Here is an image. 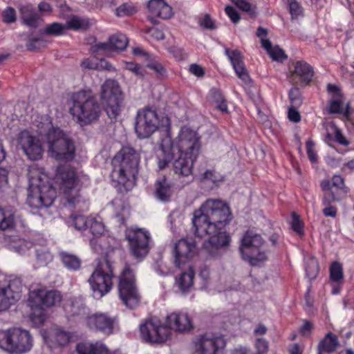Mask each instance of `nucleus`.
<instances>
[{
  "label": "nucleus",
  "instance_id": "f257e3e1",
  "mask_svg": "<svg viewBox=\"0 0 354 354\" xmlns=\"http://www.w3.org/2000/svg\"><path fill=\"white\" fill-rule=\"evenodd\" d=\"M232 219L230 206L218 199L207 200L192 218L194 234L198 237L208 235L203 244V250L211 257L221 255V249L229 245L231 238L225 231V226Z\"/></svg>",
  "mask_w": 354,
  "mask_h": 354
},
{
  "label": "nucleus",
  "instance_id": "f03ea898",
  "mask_svg": "<svg viewBox=\"0 0 354 354\" xmlns=\"http://www.w3.org/2000/svg\"><path fill=\"white\" fill-rule=\"evenodd\" d=\"M140 154L131 147H123L113 157L111 180L118 192L131 190L138 174Z\"/></svg>",
  "mask_w": 354,
  "mask_h": 354
},
{
  "label": "nucleus",
  "instance_id": "7ed1b4c3",
  "mask_svg": "<svg viewBox=\"0 0 354 354\" xmlns=\"http://www.w3.org/2000/svg\"><path fill=\"white\" fill-rule=\"evenodd\" d=\"M193 328L191 318L187 313H173L168 315L165 325L156 319H149L140 325L142 339L147 343H163L170 335V330L186 332Z\"/></svg>",
  "mask_w": 354,
  "mask_h": 354
},
{
  "label": "nucleus",
  "instance_id": "20e7f679",
  "mask_svg": "<svg viewBox=\"0 0 354 354\" xmlns=\"http://www.w3.org/2000/svg\"><path fill=\"white\" fill-rule=\"evenodd\" d=\"M29 188L26 203L32 208L50 206L57 196L55 188L44 168L33 164L28 168Z\"/></svg>",
  "mask_w": 354,
  "mask_h": 354
},
{
  "label": "nucleus",
  "instance_id": "39448f33",
  "mask_svg": "<svg viewBox=\"0 0 354 354\" xmlns=\"http://www.w3.org/2000/svg\"><path fill=\"white\" fill-rule=\"evenodd\" d=\"M176 147L179 156L173 163L174 171L178 176H188L192 173L201 147L196 132L188 127L181 128Z\"/></svg>",
  "mask_w": 354,
  "mask_h": 354
},
{
  "label": "nucleus",
  "instance_id": "423d86ee",
  "mask_svg": "<svg viewBox=\"0 0 354 354\" xmlns=\"http://www.w3.org/2000/svg\"><path fill=\"white\" fill-rule=\"evenodd\" d=\"M51 156L57 161L72 162L76 154L74 140L59 127H51L46 133Z\"/></svg>",
  "mask_w": 354,
  "mask_h": 354
},
{
  "label": "nucleus",
  "instance_id": "0eeeda50",
  "mask_svg": "<svg viewBox=\"0 0 354 354\" xmlns=\"http://www.w3.org/2000/svg\"><path fill=\"white\" fill-rule=\"evenodd\" d=\"M320 187L323 192L322 197V205L324 206L322 209L323 214L325 216L336 217L337 209L333 205V203L342 201L349 190L346 186L344 178L340 175H334L330 180H322L320 182Z\"/></svg>",
  "mask_w": 354,
  "mask_h": 354
},
{
  "label": "nucleus",
  "instance_id": "6e6552de",
  "mask_svg": "<svg viewBox=\"0 0 354 354\" xmlns=\"http://www.w3.org/2000/svg\"><path fill=\"white\" fill-rule=\"evenodd\" d=\"M80 90L73 95V106L70 112L81 125H86L97 120L100 106L93 97L88 96V91Z\"/></svg>",
  "mask_w": 354,
  "mask_h": 354
},
{
  "label": "nucleus",
  "instance_id": "1a4fd4ad",
  "mask_svg": "<svg viewBox=\"0 0 354 354\" xmlns=\"http://www.w3.org/2000/svg\"><path fill=\"white\" fill-rule=\"evenodd\" d=\"M55 179L68 204L75 206L80 202V179L74 167L71 165L57 166Z\"/></svg>",
  "mask_w": 354,
  "mask_h": 354
},
{
  "label": "nucleus",
  "instance_id": "9d476101",
  "mask_svg": "<svg viewBox=\"0 0 354 354\" xmlns=\"http://www.w3.org/2000/svg\"><path fill=\"white\" fill-rule=\"evenodd\" d=\"M29 331L21 328L0 330V348L10 354H22L32 347Z\"/></svg>",
  "mask_w": 354,
  "mask_h": 354
},
{
  "label": "nucleus",
  "instance_id": "9b49d317",
  "mask_svg": "<svg viewBox=\"0 0 354 354\" xmlns=\"http://www.w3.org/2000/svg\"><path fill=\"white\" fill-rule=\"evenodd\" d=\"M113 265L111 255L106 254L88 279L91 289L98 297H103L112 288V279L115 277Z\"/></svg>",
  "mask_w": 354,
  "mask_h": 354
},
{
  "label": "nucleus",
  "instance_id": "f8f14e48",
  "mask_svg": "<svg viewBox=\"0 0 354 354\" xmlns=\"http://www.w3.org/2000/svg\"><path fill=\"white\" fill-rule=\"evenodd\" d=\"M62 299V295L58 290L37 288L29 292L27 304L32 311V316L35 315L39 322L43 323L45 319L44 308L55 306Z\"/></svg>",
  "mask_w": 354,
  "mask_h": 354
},
{
  "label": "nucleus",
  "instance_id": "ddd939ff",
  "mask_svg": "<svg viewBox=\"0 0 354 354\" xmlns=\"http://www.w3.org/2000/svg\"><path fill=\"white\" fill-rule=\"evenodd\" d=\"M263 244L264 241L260 234L252 230L246 231L239 247L242 259L253 266L266 261V254L261 248Z\"/></svg>",
  "mask_w": 354,
  "mask_h": 354
},
{
  "label": "nucleus",
  "instance_id": "4468645a",
  "mask_svg": "<svg viewBox=\"0 0 354 354\" xmlns=\"http://www.w3.org/2000/svg\"><path fill=\"white\" fill-rule=\"evenodd\" d=\"M118 293L127 307L133 309L138 306L141 296L136 285L134 270L127 263L119 276Z\"/></svg>",
  "mask_w": 354,
  "mask_h": 354
},
{
  "label": "nucleus",
  "instance_id": "2eb2a0df",
  "mask_svg": "<svg viewBox=\"0 0 354 354\" xmlns=\"http://www.w3.org/2000/svg\"><path fill=\"white\" fill-rule=\"evenodd\" d=\"M287 78L295 86H317L315 68L304 59H290L288 64Z\"/></svg>",
  "mask_w": 354,
  "mask_h": 354
},
{
  "label": "nucleus",
  "instance_id": "dca6fc26",
  "mask_svg": "<svg viewBox=\"0 0 354 354\" xmlns=\"http://www.w3.org/2000/svg\"><path fill=\"white\" fill-rule=\"evenodd\" d=\"M130 251L136 258H144L149 252L150 234L142 228L130 229L126 232Z\"/></svg>",
  "mask_w": 354,
  "mask_h": 354
},
{
  "label": "nucleus",
  "instance_id": "f3484780",
  "mask_svg": "<svg viewBox=\"0 0 354 354\" xmlns=\"http://www.w3.org/2000/svg\"><path fill=\"white\" fill-rule=\"evenodd\" d=\"M327 93L326 109L328 113L342 115L345 120H349L353 114L351 100L347 98L342 90H327Z\"/></svg>",
  "mask_w": 354,
  "mask_h": 354
},
{
  "label": "nucleus",
  "instance_id": "a211bd4d",
  "mask_svg": "<svg viewBox=\"0 0 354 354\" xmlns=\"http://www.w3.org/2000/svg\"><path fill=\"white\" fill-rule=\"evenodd\" d=\"M158 125L159 120L156 111L146 107L138 111L135 130L140 138L149 137L158 129Z\"/></svg>",
  "mask_w": 354,
  "mask_h": 354
},
{
  "label": "nucleus",
  "instance_id": "6ab92c4d",
  "mask_svg": "<svg viewBox=\"0 0 354 354\" xmlns=\"http://www.w3.org/2000/svg\"><path fill=\"white\" fill-rule=\"evenodd\" d=\"M17 142L29 160L35 161L41 159L44 154L41 142L32 132L26 129L20 131Z\"/></svg>",
  "mask_w": 354,
  "mask_h": 354
},
{
  "label": "nucleus",
  "instance_id": "aec40b11",
  "mask_svg": "<svg viewBox=\"0 0 354 354\" xmlns=\"http://www.w3.org/2000/svg\"><path fill=\"white\" fill-rule=\"evenodd\" d=\"M226 342L221 335L206 333L198 336L194 342L198 354H216L225 346Z\"/></svg>",
  "mask_w": 354,
  "mask_h": 354
},
{
  "label": "nucleus",
  "instance_id": "412c9836",
  "mask_svg": "<svg viewBox=\"0 0 354 354\" xmlns=\"http://www.w3.org/2000/svg\"><path fill=\"white\" fill-rule=\"evenodd\" d=\"M101 98L104 110L111 119H115L121 112L124 102L122 90H101Z\"/></svg>",
  "mask_w": 354,
  "mask_h": 354
},
{
  "label": "nucleus",
  "instance_id": "4be33fe9",
  "mask_svg": "<svg viewBox=\"0 0 354 354\" xmlns=\"http://www.w3.org/2000/svg\"><path fill=\"white\" fill-rule=\"evenodd\" d=\"M198 250L193 238L181 239L174 246L175 265L178 268L192 259Z\"/></svg>",
  "mask_w": 354,
  "mask_h": 354
},
{
  "label": "nucleus",
  "instance_id": "5701e85b",
  "mask_svg": "<svg viewBox=\"0 0 354 354\" xmlns=\"http://www.w3.org/2000/svg\"><path fill=\"white\" fill-rule=\"evenodd\" d=\"M86 324L90 329L109 335L113 333L116 319L107 313H97L87 317Z\"/></svg>",
  "mask_w": 354,
  "mask_h": 354
},
{
  "label": "nucleus",
  "instance_id": "b1692460",
  "mask_svg": "<svg viewBox=\"0 0 354 354\" xmlns=\"http://www.w3.org/2000/svg\"><path fill=\"white\" fill-rule=\"evenodd\" d=\"M176 140L173 141L170 136L161 140L160 147L161 154L158 157V165L160 169H164L174 158L176 153Z\"/></svg>",
  "mask_w": 354,
  "mask_h": 354
},
{
  "label": "nucleus",
  "instance_id": "393cba45",
  "mask_svg": "<svg viewBox=\"0 0 354 354\" xmlns=\"http://www.w3.org/2000/svg\"><path fill=\"white\" fill-rule=\"evenodd\" d=\"M225 54L230 61L237 76L244 82H247L249 80V75L245 68L241 52L237 49L231 50L225 48Z\"/></svg>",
  "mask_w": 354,
  "mask_h": 354
},
{
  "label": "nucleus",
  "instance_id": "a878e982",
  "mask_svg": "<svg viewBox=\"0 0 354 354\" xmlns=\"http://www.w3.org/2000/svg\"><path fill=\"white\" fill-rule=\"evenodd\" d=\"M76 351L78 354H121L119 349L109 350L101 341L80 342L76 346Z\"/></svg>",
  "mask_w": 354,
  "mask_h": 354
},
{
  "label": "nucleus",
  "instance_id": "bb28decb",
  "mask_svg": "<svg viewBox=\"0 0 354 354\" xmlns=\"http://www.w3.org/2000/svg\"><path fill=\"white\" fill-rule=\"evenodd\" d=\"M128 39L125 35L116 33L109 37L107 42H99L95 44L97 50H102L105 53L122 50L126 48Z\"/></svg>",
  "mask_w": 354,
  "mask_h": 354
},
{
  "label": "nucleus",
  "instance_id": "cd10ccee",
  "mask_svg": "<svg viewBox=\"0 0 354 354\" xmlns=\"http://www.w3.org/2000/svg\"><path fill=\"white\" fill-rule=\"evenodd\" d=\"M149 14L147 19L153 24H159L158 18L162 19H170L172 15V8L166 2L160 3L153 8H148Z\"/></svg>",
  "mask_w": 354,
  "mask_h": 354
},
{
  "label": "nucleus",
  "instance_id": "c85d7f7f",
  "mask_svg": "<svg viewBox=\"0 0 354 354\" xmlns=\"http://www.w3.org/2000/svg\"><path fill=\"white\" fill-rule=\"evenodd\" d=\"M339 346V342L336 335L328 332L324 337L321 339L317 345V354L332 353L335 352Z\"/></svg>",
  "mask_w": 354,
  "mask_h": 354
},
{
  "label": "nucleus",
  "instance_id": "c756f323",
  "mask_svg": "<svg viewBox=\"0 0 354 354\" xmlns=\"http://www.w3.org/2000/svg\"><path fill=\"white\" fill-rule=\"evenodd\" d=\"M19 10L24 25L30 28L38 26L39 15L31 4L20 6Z\"/></svg>",
  "mask_w": 354,
  "mask_h": 354
},
{
  "label": "nucleus",
  "instance_id": "7c9ffc66",
  "mask_svg": "<svg viewBox=\"0 0 354 354\" xmlns=\"http://www.w3.org/2000/svg\"><path fill=\"white\" fill-rule=\"evenodd\" d=\"M173 183L167 180L165 177L157 180L155 185L156 198L163 202L169 201L173 194Z\"/></svg>",
  "mask_w": 354,
  "mask_h": 354
},
{
  "label": "nucleus",
  "instance_id": "2f4dec72",
  "mask_svg": "<svg viewBox=\"0 0 354 354\" xmlns=\"http://www.w3.org/2000/svg\"><path fill=\"white\" fill-rule=\"evenodd\" d=\"M261 46L266 50L272 61L283 63L288 59V55L285 51L277 45L272 46L269 39H261Z\"/></svg>",
  "mask_w": 354,
  "mask_h": 354
},
{
  "label": "nucleus",
  "instance_id": "473e14b6",
  "mask_svg": "<svg viewBox=\"0 0 354 354\" xmlns=\"http://www.w3.org/2000/svg\"><path fill=\"white\" fill-rule=\"evenodd\" d=\"M194 270L192 267H189L187 271L183 272L176 279V283L182 293L186 294L190 291L194 284Z\"/></svg>",
  "mask_w": 354,
  "mask_h": 354
},
{
  "label": "nucleus",
  "instance_id": "72a5a7b5",
  "mask_svg": "<svg viewBox=\"0 0 354 354\" xmlns=\"http://www.w3.org/2000/svg\"><path fill=\"white\" fill-rule=\"evenodd\" d=\"M91 20L88 17H82L77 15H71L66 21L67 30L74 31L88 30L92 26Z\"/></svg>",
  "mask_w": 354,
  "mask_h": 354
},
{
  "label": "nucleus",
  "instance_id": "f704fd0d",
  "mask_svg": "<svg viewBox=\"0 0 354 354\" xmlns=\"http://www.w3.org/2000/svg\"><path fill=\"white\" fill-rule=\"evenodd\" d=\"M81 66L86 69L115 71V68L104 58H86L81 62Z\"/></svg>",
  "mask_w": 354,
  "mask_h": 354
},
{
  "label": "nucleus",
  "instance_id": "c9c22d12",
  "mask_svg": "<svg viewBox=\"0 0 354 354\" xmlns=\"http://www.w3.org/2000/svg\"><path fill=\"white\" fill-rule=\"evenodd\" d=\"M3 288H5L6 293H8L15 304L21 299L23 284L19 279L15 278L10 280L8 285Z\"/></svg>",
  "mask_w": 354,
  "mask_h": 354
},
{
  "label": "nucleus",
  "instance_id": "e433bc0d",
  "mask_svg": "<svg viewBox=\"0 0 354 354\" xmlns=\"http://www.w3.org/2000/svg\"><path fill=\"white\" fill-rule=\"evenodd\" d=\"M59 257L64 266L71 270H77L81 266V260L77 256L67 252H60Z\"/></svg>",
  "mask_w": 354,
  "mask_h": 354
},
{
  "label": "nucleus",
  "instance_id": "4c0bfd02",
  "mask_svg": "<svg viewBox=\"0 0 354 354\" xmlns=\"http://www.w3.org/2000/svg\"><path fill=\"white\" fill-rule=\"evenodd\" d=\"M66 24L53 22L46 26L44 32L47 35L57 37L66 35Z\"/></svg>",
  "mask_w": 354,
  "mask_h": 354
},
{
  "label": "nucleus",
  "instance_id": "58836bf2",
  "mask_svg": "<svg viewBox=\"0 0 354 354\" xmlns=\"http://www.w3.org/2000/svg\"><path fill=\"white\" fill-rule=\"evenodd\" d=\"M212 101L216 104V108L222 112H227L228 106L221 90H212L210 93Z\"/></svg>",
  "mask_w": 354,
  "mask_h": 354
},
{
  "label": "nucleus",
  "instance_id": "ea45409f",
  "mask_svg": "<svg viewBox=\"0 0 354 354\" xmlns=\"http://www.w3.org/2000/svg\"><path fill=\"white\" fill-rule=\"evenodd\" d=\"M330 279L331 281L339 283L343 280L344 272L343 268L340 263L338 261H333L329 269Z\"/></svg>",
  "mask_w": 354,
  "mask_h": 354
},
{
  "label": "nucleus",
  "instance_id": "a19ab883",
  "mask_svg": "<svg viewBox=\"0 0 354 354\" xmlns=\"http://www.w3.org/2000/svg\"><path fill=\"white\" fill-rule=\"evenodd\" d=\"M15 227L14 215L6 214L3 209L0 207V230H6Z\"/></svg>",
  "mask_w": 354,
  "mask_h": 354
},
{
  "label": "nucleus",
  "instance_id": "79ce46f5",
  "mask_svg": "<svg viewBox=\"0 0 354 354\" xmlns=\"http://www.w3.org/2000/svg\"><path fill=\"white\" fill-rule=\"evenodd\" d=\"M47 41L41 37L29 38L26 44V48L29 51H37L46 46Z\"/></svg>",
  "mask_w": 354,
  "mask_h": 354
},
{
  "label": "nucleus",
  "instance_id": "37998d69",
  "mask_svg": "<svg viewBox=\"0 0 354 354\" xmlns=\"http://www.w3.org/2000/svg\"><path fill=\"white\" fill-rule=\"evenodd\" d=\"M137 10L131 3H124L116 8L115 15L118 17L131 16L136 12Z\"/></svg>",
  "mask_w": 354,
  "mask_h": 354
},
{
  "label": "nucleus",
  "instance_id": "c03bdc74",
  "mask_svg": "<svg viewBox=\"0 0 354 354\" xmlns=\"http://www.w3.org/2000/svg\"><path fill=\"white\" fill-rule=\"evenodd\" d=\"M292 223L291 227L294 232L298 235L303 236L304 234V225L302 221L300 219V216L296 212H293L291 214Z\"/></svg>",
  "mask_w": 354,
  "mask_h": 354
},
{
  "label": "nucleus",
  "instance_id": "a18cd8bd",
  "mask_svg": "<svg viewBox=\"0 0 354 354\" xmlns=\"http://www.w3.org/2000/svg\"><path fill=\"white\" fill-rule=\"evenodd\" d=\"M288 1L289 12L292 19H296L303 15L304 9L299 2L296 0H287Z\"/></svg>",
  "mask_w": 354,
  "mask_h": 354
},
{
  "label": "nucleus",
  "instance_id": "49530a36",
  "mask_svg": "<svg viewBox=\"0 0 354 354\" xmlns=\"http://www.w3.org/2000/svg\"><path fill=\"white\" fill-rule=\"evenodd\" d=\"M15 304L5 288L0 287V312L7 310L11 305Z\"/></svg>",
  "mask_w": 354,
  "mask_h": 354
},
{
  "label": "nucleus",
  "instance_id": "de8ad7c7",
  "mask_svg": "<svg viewBox=\"0 0 354 354\" xmlns=\"http://www.w3.org/2000/svg\"><path fill=\"white\" fill-rule=\"evenodd\" d=\"M202 180H209L214 184H216L218 182H222L224 180L223 176L216 172L215 170H206L202 175Z\"/></svg>",
  "mask_w": 354,
  "mask_h": 354
},
{
  "label": "nucleus",
  "instance_id": "09e8293b",
  "mask_svg": "<svg viewBox=\"0 0 354 354\" xmlns=\"http://www.w3.org/2000/svg\"><path fill=\"white\" fill-rule=\"evenodd\" d=\"M288 96L290 102V106H301L303 103V96L300 90H290Z\"/></svg>",
  "mask_w": 354,
  "mask_h": 354
},
{
  "label": "nucleus",
  "instance_id": "8fccbe9b",
  "mask_svg": "<svg viewBox=\"0 0 354 354\" xmlns=\"http://www.w3.org/2000/svg\"><path fill=\"white\" fill-rule=\"evenodd\" d=\"M55 340L59 346L66 345L71 339V335L69 332L63 330L62 329L56 330L55 334Z\"/></svg>",
  "mask_w": 354,
  "mask_h": 354
},
{
  "label": "nucleus",
  "instance_id": "3c124183",
  "mask_svg": "<svg viewBox=\"0 0 354 354\" xmlns=\"http://www.w3.org/2000/svg\"><path fill=\"white\" fill-rule=\"evenodd\" d=\"M255 354H267L269 349V343L264 338H257L254 342Z\"/></svg>",
  "mask_w": 354,
  "mask_h": 354
},
{
  "label": "nucleus",
  "instance_id": "603ef678",
  "mask_svg": "<svg viewBox=\"0 0 354 354\" xmlns=\"http://www.w3.org/2000/svg\"><path fill=\"white\" fill-rule=\"evenodd\" d=\"M2 19L6 24H12L17 20V14L15 10L12 7H7L2 12Z\"/></svg>",
  "mask_w": 354,
  "mask_h": 354
},
{
  "label": "nucleus",
  "instance_id": "864d4df0",
  "mask_svg": "<svg viewBox=\"0 0 354 354\" xmlns=\"http://www.w3.org/2000/svg\"><path fill=\"white\" fill-rule=\"evenodd\" d=\"M73 221L75 227L80 230H86L88 228L91 223L90 221H87V219L82 215H77L73 216Z\"/></svg>",
  "mask_w": 354,
  "mask_h": 354
},
{
  "label": "nucleus",
  "instance_id": "5fc2aeb1",
  "mask_svg": "<svg viewBox=\"0 0 354 354\" xmlns=\"http://www.w3.org/2000/svg\"><path fill=\"white\" fill-rule=\"evenodd\" d=\"M306 153L308 158L309 160L312 163H317V154L315 149V143L310 140H308L306 143Z\"/></svg>",
  "mask_w": 354,
  "mask_h": 354
},
{
  "label": "nucleus",
  "instance_id": "6e6d98bb",
  "mask_svg": "<svg viewBox=\"0 0 354 354\" xmlns=\"http://www.w3.org/2000/svg\"><path fill=\"white\" fill-rule=\"evenodd\" d=\"M88 228L90 232L95 236L102 234L104 231V225L97 221L90 223Z\"/></svg>",
  "mask_w": 354,
  "mask_h": 354
},
{
  "label": "nucleus",
  "instance_id": "4d7b16f0",
  "mask_svg": "<svg viewBox=\"0 0 354 354\" xmlns=\"http://www.w3.org/2000/svg\"><path fill=\"white\" fill-rule=\"evenodd\" d=\"M225 12L230 20L234 23H238L241 19L240 14L238 11L231 6H227L225 8Z\"/></svg>",
  "mask_w": 354,
  "mask_h": 354
},
{
  "label": "nucleus",
  "instance_id": "13d9d810",
  "mask_svg": "<svg viewBox=\"0 0 354 354\" xmlns=\"http://www.w3.org/2000/svg\"><path fill=\"white\" fill-rule=\"evenodd\" d=\"M199 24L201 26L208 30H214L216 28L214 21L211 18L209 14L204 15L203 18L200 21Z\"/></svg>",
  "mask_w": 354,
  "mask_h": 354
},
{
  "label": "nucleus",
  "instance_id": "bf43d9fd",
  "mask_svg": "<svg viewBox=\"0 0 354 354\" xmlns=\"http://www.w3.org/2000/svg\"><path fill=\"white\" fill-rule=\"evenodd\" d=\"M147 67L154 71L157 74L162 76L165 74L166 70L164 66L159 62L153 60L147 64Z\"/></svg>",
  "mask_w": 354,
  "mask_h": 354
},
{
  "label": "nucleus",
  "instance_id": "052dcab7",
  "mask_svg": "<svg viewBox=\"0 0 354 354\" xmlns=\"http://www.w3.org/2000/svg\"><path fill=\"white\" fill-rule=\"evenodd\" d=\"M299 107L290 106L288 109V118L290 122L297 123L301 121V115L297 110Z\"/></svg>",
  "mask_w": 354,
  "mask_h": 354
},
{
  "label": "nucleus",
  "instance_id": "680f3d73",
  "mask_svg": "<svg viewBox=\"0 0 354 354\" xmlns=\"http://www.w3.org/2000/svg\"><path fill=\"white\" fill-rule=\"evenodd\" d=\"M145 32L149 34L156 40H162L165 39V34L162 30L155 27L145 28Z\"/></svg>",
  "mask_w": 354,
  "mask_h": 354
},
{
  "label": "nucleus",
  "instance_id": "e2e57ef3",
  "mask_svg": "<svg viewBox=\"0 0 354 354\" xmlns=\"http://www.w3.org/2000/svg\"><path fill=\"white\" fill-rule=\"evenodd\" d=\"M260 90H245L247 95L256 104L262 103V98L260 94Z\"/></svg>",
  "mask_w": 354,
  "mask_h": 354
},
{
  "label": "nucleus",
  "instance_id": "0e129e2a",
  "mask_svg": "<svg viewBox=\"0 0 354 354\" xmlns=\"http://www.w3.org/2000/svg\"><path fill=\"white\" fill-rule=\"evenodd\" d=\"M240 10L250 12L251 11V4L246 0H231Z\"/></svg>",
  "mask_w": 354,
  "mask_h": 354
},
{
  "label": "nucleus",
  "instance_id": "69168bd1",
  "mask_svg": "<svg viewBox=\"0 0 354 354\" xmlns=\"http://www.w3.org/2000/svg\"><path fill=\"white\" fill-rule=\"evenodd\" d=\"M335 141L340 145L344 146H348L349 145L348 140L342 134L341 130L338 128L335 129Z\"/></svg>",
  "mask_w": 354,
  "mask_h": 354
},
{
  "label": "nucleus",
  "instance_id": "338daca9",
  "mask_svg": "<svg viewBox=\"0 0 354 354\" xmlns=\"http://www.w3.org/2000/svg\"><path fill=\"white\" fill-rule=\"evenodd\" d=\"M171 53L177 60H183L186 58V54L181 48L173 47L170 50Z\"/></svg>",
  "mask_w": 354,
  "mask_h": 354
},
{
  "label": "nucleus",
  "instance_id": "774afa93",
  "mask_svg": "<svg viewBox=\"0 0 354 354\" xmlns=\"http://www.w3.org/2000/svg\"><path fill=\"white\" fill-rule=\"evenodd\" d=\"M189 71L197 77H202L205 74L203 68L197 64H191Z\"/></svg>",
  "mask_w": 354,
  "mask_h": 354
}]
</instances>
